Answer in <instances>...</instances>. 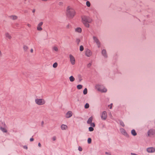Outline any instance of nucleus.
Masks as SVG:
<instances>
[{"instance_id": "nucleus-1", "label": "nucleus", "mask_w": 155, "mask_h": 155, "mask_svg": "<svg viewBox=\"0 0 155 155\" xmlns=\"http://www.w3.org/2000/svg\"><path fill=\"white\" fill-rule=\"evenodd\" d=\"M66 15L68 18L71 19L75 15L76 12L72 7L68 6L66 8Z\"/></svg>"}, {"instance_id": "nucleus-2", "label": "nucleus", "mask_w": 155, "mask_h": 155, "mask_svg": "<svg viewBox=\"0 0 155 155\" xmlns=\"http://www.w3.org/2000/svg\"><path fill=\"white\" fill-rule=\"evenodd\" d=\"M82 21L84 26L87 27H89V23L91 22L92 20L89 16L86 15H82L81 16Z\"/></svg>"}, {"instance_id": "nucleus-3", "label": "nucleus", "mask_w": 155, "mask_h": 155, "mask_svg": "<svg viewBox=\"0 0 155 155\" xmlns=\"http://www.w3.org/2000/svg\"><path fill=\"white\" fill-rule=\"evenodd\" d=\"M36 104L39 105L44 104L45 103V100L42 99H37L35 100Z\"/></svg>"}, {"instance_id": "nucleus-4", "label": "nucleus", "mask_w": 155, "mask_h": 155, "mask_svg": "<svg viewBox=\"0 0 155 155\" xmlns=\"http://www.w3.org/2000/svg\"><path fill=\"white\" fill-rule=\"evenodd\" d=\"M93 38L94 41L96 43L97 47L98 48H100L101 47V44L98 39L95 36H93Z\"/></svg>"}, {"instance_id": "nucleus-5", "label": "nucleus", "mask_w": 155, "mask_h": 155, "mask_svg": "<svg viewBox=\"0 0 155 155\" xmlns=\"http://www.w3.org/2000/svg\"><path fill=\"white\" fill-rule=\"evenodd\" d=\"M107 115L106 112L105 111H103L101 115V118L102 120H105L107 119Z\"/></svg>"}, {"instance_id": "nucleus-6", "label": "nucleus", "mask_w": 155, "mask_h": 155, "mask_svg": "<svg viewBox=\"0 0 155 155\" xmlns=\"http://www.w3.org/2000/svg\"><path fill=\"white\" fill-rule=\"evenodd\" d=\"M69 58L70 59V61L71 64L72 65L75 64V60L74 57L71 54L69 55Z\"/></svg>"}, {"instance_id": "nucleus-7", "label": "nucleus", "mask_w": 155, "mask_h": 155, "mask_svg": "<svg viewBox=\"0 0 155 155\" xmlns=\"http://www.w3.org/2000/svg\"><path fill=\"white\" fill-rule=\"evenodd\" d=\"M85 55L88 57L91 56L92 55V52L89 49H87L85 51Z\"/></svg>"}, {"instance_id": "nucleus-8", "label": "nucleus", "mask_w": 155, "mask_h": 155, "mask_svg": "<svg viewBox=\"0 0 155 155\" xmlns=\"http://www.w3.org/2000/svg\"><path fill=\"white\" fill-rule=\"evenodd\" d=\"M120 131L121 133L124 135L125 136L127 137H128L129 136L128 134L127 133L125 130L123 128H121L120 129Z\"/></svg>"}, {"instance_id": "nucleus-9", "label": "nucleus", "mask_w": 155, "mask_h": 155, "mask_svg": "<svg viewBox=\"0 0 155 155\" xmlns=\"http://www.w3.org/2000/svg\"><path fill=\"white\" fill-rule=\"evenodd\" d=\"M72 111H69L66 114L65 117L67 118H69L72 116Z\"/></svg>"}, {"instance_id": "nucleus-10", "label": "nucleus", "mask_w": 155, "mask_h": 155, "mask_svg": "<svg viewBox=\"0 0 155 155\" xmlns=\"http://www.w3.org/2000/svg\"><path fill=\"white\" fill-rule=\"evenodd\" d=\"M147 150L149 153H153L155 152V149L153 147H149L147 149Z\"/></svg>"}, {"instance_id": "nucleus-11", "label": "nucleus", "mask_w": 155, "mask_h": 155, "mask_svg": "<svg viewBox=\"0 0 155 155\" xmlns=\"http://www.w3.org/2000/svg\"><path fill=\"white\" fill-rule=\"evenodd\" d=\"M43 22H41L38 25L37 27V29L38 31H41L42 30V28H41V26L42 25Z\"/></svg>"}, {"instance_id": "nucleus-12", "label": "nucleus", "mask_w": 155, "mask_h": 155, "mask_svg": "<svg viewBox=\"0 0 155 155\" xmlns=\"http://www.w3.org/2000/svg\"><path fill=\"white\" fill-rule=\"evenodd\" d=\"M101 54L105 58L107 57V52L105 49H103L102 51Z\"/></svg>"}, {"instance_id": "nucleus-13", "label": "nucleus", "mask_w": 155, "mask_h": 155, "mask_svg": "<svg viewBox=\"0 0 155 155\" xmlns=\"http://www.w3.org/2000/svg\"><path fill=\"white\" fill-rule=\"evenodd\" d=\"M154 134V130L152 129H150L147 132L148 136H150L151 135H153Z\"/></svg>"}, {"instance_id": "nucleus-14", "label": "nucleus", "mask_w": 155, "mask_h": 155, "mask_svg": "<svg viewBox=\"0 0 155 155\" xmlns=\"http://www.w3.org/2000/svg\"><path fill=\"white\" fill-rule=\"evenodd\" d=\"M5 36L8 39H10L12 38V37L8 32H6L5 34Z\"/></svg>"}, {"instance_id": "nucleus-15", "label": "nucleus", "mask_w": 155, "mask_h": 155, "mask_svg": "<svg viewBox=\"0 0 155 155\" xmlns=\"http://www.w3.org/2000/svg\"><path fill=\"white\" fill-rule=\"evenodd\" d=\"M9 18L13 20H15L17 19V16L15 15H12L9 16Z\"/></svg>"}, {"instance_id": "nucleus-16", "label": "nucleus", "mask_w": 155, "mask_h": 155, "mask_svg": "<svg viewBox=\"0 0 155 155\" xmlns=\"http://www.w3.org/2000/svg\"><path fill=\"white\" fill-rule=\"evenodd\" d=\"M61 127L62 130H65L67 128L68 126L66 125L62 124L61 126Z\"/></svg>"}, {"instance_id": "nucleus-17", "label": "nucleus", "mask_w": 155, "mask_h": 155, "mask_svg": "<svg viewBox=\"0 0 155 155\" xmlns=\"http://www.w3.org/2000/svg\"><path fill=\"white\" fill-rule=\"evenodd\" d=\"M93 120V117H91L89 118L88 119L87 123L88 124H90L92 123Z\"/></svg>"}, {"instance_id": "nucleus-18", "label": "nucleus", "mask_w": 155, "mask_h": 155, "mask_svg": "<svg viewBox=\"0 0 155 155\" xmlns=\"http://www.w3.org/2000/svg\"><path fill=\"white\" fill-rule=\"evenodd\" d=\"M75 31L81 33L82 31V29L80 27H78L75 29Z\"/></svg>"}, {"instance_id": "nucleus-19", "label": "nucleus", "mask_w": 155, "mask_h": 155, "mask_svg": "<svg viewBox=\"0 0 155 155\" xmlns=\"http://www.w3.org/2000/svg\"><path fill=\"white\" fill-rule=\"evenodd\" d=\"M131 134L134 136H135L137 135V134L134 129H133L131 130Z\"/></svg>"}, {"instance_id": "nucleus-20", "label": "nucleus", "mask_w": 155, "mask_h": 155, "mask_svg": "<svg viewBox=\"0 0 155 155\" xmlns=\"http://www.w3.org/2000/svg\"><path fill=\"white\" fill-rule=\"evenodd\" d=\"M98 90L102 92H106L107 91V89L105 88H104L103 89H98Z\"/></svg>"}, {"instance_id": "nucleus-21", "label": "nucleus", "mask_w": 155, "mask_h": 155, "mask_svg": "<svg viewBox=\"0 0 155 155\" xmlns=\"http://www.w3.org/2000/svg\"><path fill=\"white\" fill-rule=\"evenodd\" d=\"M69 80L71 82H73L75 80V78H74V77L72 76H71L69 78Z\"/></svg>"}, {"instance_id": "nucleus-22", "label": "nucleus", "mask_w": 155, "mask_h": 155, "mask_svg": "<svg viewBox=\"0 0 155 155\" xmlns=\"http://www.w3.org/2000/svg\"><path fill=\"white\" fill-rule=\"evenodd\" d=\"M0 130L3 132H7V130H6L2 127H1L0 128Z\"/></svg>"}, {"instance_id": "nucleus-23", "label": "nucleus", "mask_w": 155, "mask_h": 155, "mask_svg": "<svg viewBox=\"0 0 155 155\" xmlns=\"http://www.w3.org/2000/svg\"><path fill=\"white\" fill-rule=\"evenodd\" d=\"M28 47L27 46L25 45H24L23 46V49L25 51H26L28 49Z\"/></svg>"}, {"instance_id": "nucleus-24", "label": "nucleus", "mask_w": 155, "mask_h": 155, "mask_svg": "<svg viewBox=\"0 0 155 155\" xmlns=\"http://www.w3.org/2000/svg\"><path fill=\"white\" fill-rule=\"evenodd\" d=\"M119 121V123L120 125L122 126L123 127H124L125 126V125L124 124V122L121 120H120Z\"/></svg>"}, {"instance_id": "nucleus-25", "label": "nucleus", "mask_w": 155, "mask_h": 155, "mask_svg": "<svg viewBox=\"0 0 155 155\" xmlns=\"http://www.w3.org/2000/svg\"><path fill=\"white\" fill-rule=\"evenodd\" d=\"M77 87L79 90L81 89L82 87V85L81 84L78 85L77 86Z\"/></svg>"}, {"instance_id": "nucleus-26", "label": "nucleus", "mask_w": 155, "mask_h": 155, "mask_svg": "<svg viewBox=\"0 0 155 155\" xmlns=\"http://www.w3.org/2000/svg\"><path fill=\"white\" fill-rule=\"evenodd\" d=\"M87 88H85L83 91V94H84L85 95L87 94Z\"/></svg>"}, {"instance_id": "nucleus-27", "label": "nucleus", "mask_w": 155, "mask_h": 155, "mask_svg": "<svg viewBox=\"0 0 155 155\" xmlns=\"http://www.w3.org/2000/svg\"><path fill=\"white\" fill-rule=\"evenodd\" d=\"M86 5L88 7H90L91 6V4H90V2L88 1H87L86 2Z\"/></svg>"}, {"instance_id": "nucleus-28", "label": "nucleus", "mask_w": 155, "mask_h": 155, "mask_svg": "<svg viewBox=\"0 0 155 155\" xmlns=\"http://www.w3.org/2000/svg\"><path fill=\"white\" fill-rule=\"evenodd\" d=\"M89 107V104L88 103H86L84 106V107L86 109L88 108Z\"/></svg>"}, {"instance_id": "nucleus-29", "label": "nucleus", "mask_w": 155, "mask_h": 155, "mask_svg": "<svg viewBox=\"0 0 155 155\" xmlns=\"http://www.w3.org/2000/svg\"><path fill=\"white\" fill-rule=\"evenodd\" d=\"M58 63L57 62L54 63L53 65V67L54 68H56L57 67Z\"/></svg>"}, {"instance_id": "nucleus-30", "label": "nucleus", "mask_w": 155, "mask_h": 155, "mask_svg": "<svg viewBox=\"0 0 155 155\" xmlns=\"http://www.w3.org/2000/svg\"><path fill=\"white\" fill-rule=\"evenodd\" d=\"M91 139L90 138H89L87 140V142L89 144H90L91 142Z\"/></svg>"}, {"instance_id": "nucleus-31", "label": "nucleus", "mask_w": 155, "mask_h": 155, "mask_svg": "<svg viewBox=\"0 0 155 155\" xmlns=\"http://www.w3.org/2000/svg\"><path fill=\"white\" fill-rule=\"evenodd\" d=\"M94 128L92 127H89V130L90 131H92L94 130Z\"/></svg>"}, {"instance_id": "nucleus-32", "label": "nucleus", "mask_w": 155, "mask_h": 155, "mask_svg": "<svg viewBox=\"0 0 155 155\" xmlns=\"http://www.w3.org/2000/svg\"><path fill=\"white\" fill-rule=\"evenodd\" d=\"M84 47L82 45H81L80 46V50L82 51H83L84 50Z\"/></svg>"}, {"instance_id": "nucleus-33", "label": "nucleus", "mask_w": 155, "mask_h": 155, "mask_svg": "<svg viewBox=\"0 0 155 155\" xmlns=\"http://www.w3.org/2000/svg\"><path fill=\"white\" fill-rule=\"evenodd\" d=\"M80 40L79 38H77L76 40V42L77 43V44L78 45H79L80 42Z\"/></svg>"}, {"instance_id": "nucleus-34", "label": "nucleus", "mask_w": 155, "mask_h": 155, "mask_svg": "<svg viewBox=\"0 0 155 155\" xmlns=\"http://www.w3.org/2000/svg\"><path fill=\"white\" fill-rule=\"evenodd\" d=\"M53 49L55 51H58V48L56 47H54L53 48Z\"/></svg>"}, {"instance_id": "nucleus-35", "label": "nucleus", "mask_w": 155, "mask_h": 155, "mask_svg": "<svg viewBox=\"0 0 155 155\" xmlns=\"http://www.w3.org/2000/svg\"><path fill=\"white\" fill-rule=\"evenodd\" d=\"M89 124H90V125L91 126V127H94L95 126V124L94 123H91Z\"/></svg>"}, {"instance_id": "nucleus-36", "label": "nucleus", "mask_w": 155, "mask_h": 155, "mask_svg": "<svg viewBox=\"0 0 155 155\" xmlns=\"http://www.w3.org/2000/svg\"><path fill=\"white\" fill-rule=\"evenodd\" d=\"M58 5L60 6H62L63 5V3L62 2H60L58 3Z\"/></svg>"}, {"instance_id": "nucleus-37", "label": "nucleus", "mask_w": 155, "mask_h": 155, "mask_svg": "<svg viewBox=\"0 0 155 155\" xmlns=\"http://www.w3.org/2000/svg\"><path fill=\"white\" fill-rule=\"evenodd\" d=\"M78 150L80 151H81L82 150V148L80 146L79 147Z\"/></svg>"}, {"instance_id": "nucleus-38", "label": "nucleus", "mask_w": 155, "mask_h": 155, "mask_svg": "<svg viewBox=\"0 0 155 155\" xmlns=\"http://www.w3.org/2000/svg\"><path fill=\"white\" fill-rule=\"evenodd\" d=\"M91 63H89L87 64V67L89 68L90 67H91Z\"/></svg>"}, {"instance_id": "nucleus-39", "label": "nucleus", "mask_w": 155, "mask_h": 155, "mask_svg": "<svg viewBox=\"0 0 155 155\" xmlns=\"http://www.w3.org/2000/svg\"><path fill=\"white\" fill-rule=\"evenodd\" d=\"M23 148L24 149L27 150L28 149V147L27 146L25 145L23 146Z\"/></svg>"}, {"instance_id": "nucleus-40", "label": "nucleus", "mask_w": 155, "mask_h": 155, "mask_svg": "<svg viewBox=\"0 0 155 155\" xmlns=\"http://www.w3.org/2000/svg\"><path fill=\"white\" fill-rule=\"evenodd\" d=\"M79 77H80V78H81V75H79ZM82 79H81V78H80L79 79V81L80 82V81H81L82 80Z\"/></svg>"}, {"instance_id": "nucleus-41", "label": "nucleus", "mask_w": 155, "mask_h": 155, "mask_svg": "<svg viewBox=\"0 0 155 155\" xmlns=\"http://www.w3.org/2000/svg\"><path fill=\"white\" fill-rule=\"evenodd\" d=\"M105 154H107V155H111V154L110 153H108V152H105Z\"/></svg>"}, {"instance_id": "nucleus-42", "label": "nucleus", "mask_w": 155, "mask_h": 155, "mask_svg": "<svg viewBox=\"0 0 155 155\" xmlns=\"http://www.w3.org/2000/svg\"><path fill=\"white\" fill-rule=\"evenodd\" d=\"M52 140L53 141H54L56 140V137H54L52 138Z\"/></svg>"}, {"instance_id": "nucleus-43", "label": "nucleus", "mask_w": 155, "mask_h": 155, "mask_svg": "<svg viewBox=\"0 0 155 155\" xmlns=\"http://www.w3.org/2000/svg\"><path fill=\"white\" fill-rule=\"evenodd\" d=\"M131 155H138L135 153H131Z\"/></svg>"}, {"instance_id": "nucleus-44", "label": "nucleus", "mask_w": 155, "mask_h": 155, "mask_svg": "<svg viewBox=\"0 0 155 155\" xmlns=\"http://www.w3.org/2000/svg\"><path fill=\"white\" fill-rule=\"evenodd\" d=\"M34 139L33 138H31L30 139V141H32L34 140Z\"/></svg>"}, {"instance_id": "nucleus-45", "label": "nucleus", "mask_w": 155, "mask_h": 155, "mask_svg": "<svg viewBox=\"0 0 155 155\" xmlns=\"http://www.w3.org/2000/svg\"><path fill=\"white\" fill-rule=\"evenodd\" d=\"M38 146L39 147H41V143H38Z\"/></svg>"}, {"instance_id": "nucleus-46", "label": "nucleus", "mask_w": 155, "mask_h": 155, "mask_svg": "<svg viewBox=\"0 0 155 155\" xmlns=\"http://www.w3.org/2000/svg\"><path fill=\"white\" fill-rule=\"evenodd\" d=\"M43 124H44V122H43V121H42L41 123V125L42 126H43Z\"/></svg>"}, {"instance_id": "nucleus-47", "label": "nucleus", "mask_w": 155, "mask_h": 155, "mask_svg": "<svg viewBox=\"0 0 155 155\" xmlns=\"http://www.w3.org/2000/svg\"><path fill=\"white\" fill-rule=\"evenodd\" d=\"M35 9H34L32 10V12L33 13H34L35 12Z\"/></svg>"}, {"instance_id": "nucleus-48", "label": "nucleus", "mask_w": 155, "mask_h": 155, "mask_svg": "<svg viewBox=\"0 0 155 155\" xmlns=\"http://www.w3.org/2000/svg\"><path fill=\"white\" fill-rule=\"evenodd\" d=\"M30 52L31 53H32L33 52V49L31 48L30 50Z\"/></svg>"}, {"instance_id": "nucleus-49", "label": "nucleus", "mask_w": 155, "mask_h": 155, "mask_svg": "<svg viewBox=\"0 0 155 155\" xmlns=\"http://www.w3.org/2000/svg\"><path fill=\"white\" fill-rule=\"evenodd\" d=\"M28 26L29 27H31V25L29 24H28Z\"/></svg>"}, {"instance_id": "nucleus-50", "label": "nucleus", "mask_w": 155, "mask_h": 155, "mask_svg": "<svg viewBox=\"0 0 155 155\" xmlns=\"http://www.w3.org/2000/svg\"><path fill=\"white\" fill-rule=\"evenodd\" d=\"M41 0L43 1H45V2H46L48 1V0Z\"/></svg>"}, {"instance_id": "nucleus-51", "label": "nucleus", "mask_w": 155, "mask_h": 155, "mask_svg": "<svg viewBox=\"0 0 155 155\" xmlns=\"http://www.w3.org/2000/svg\"><path fill=\"white\" fill-rule=\"evenodd\" d=\"M111 108H112V107H111H111H110V109H111Z\"/></svg>"}, {"instance_id": "nucleus-52", "label": "nucleus", "mask_w": 155, "mask_h": 155, "mask_svg": "<svg viewBox=\"0 0 155 155\" xmlns=\"http://www.w3.org/2000/svg\"><path fill=\"white\" fill-rule=\"evenodd\" d=\"M112 104H111V105H112Z\"/></svg>"}]
</instances>
